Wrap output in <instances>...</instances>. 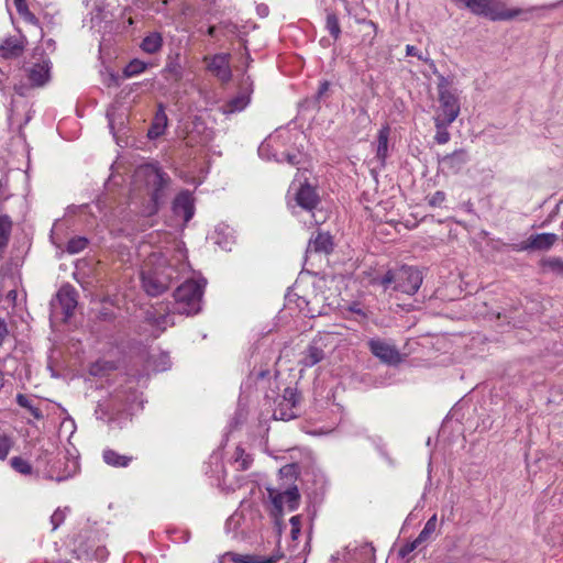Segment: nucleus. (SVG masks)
<instances>
[{"instance_id":"obj_32","label":"nucleus","mask_w":563,"mask_h":563,"mask_svg":"<svg viewBox=\"0 0 563 563\" xmlns=\"http://www.w3.org/2000/svg\"><path fill=\"white\" fill-rule=\"evenodd\" d=\"M163 47V36L158 32L148 33L141 42L140 48L146 54H155Z\"/></svg>"},{"instance_id":"obj_56","label":"nucleus","mask_w":563,"mask_h":563,"mask_svg":"<svg viewBox=\"0 0 563 563\" xmlns=\"http://www.w3.org/2000/svg\"><path fill=\"white\" fill-rule=\"evenodd\" d=\"M75 430H76V424H75V421L73 418L67 417L62 421L60 429H59L60 434L68 433V439H69L74 434Z\"/></svg>"},{"instance_id":"obj_52","label":"nucleus","mask_w":563,"mask_h":563,"mask_svg":"<svg viewBox=\"0 0 563 563\" xmlns=\"http://www.w3.org/2000/svg\"><path fill=\"white\" fill-rule=\"evenodd\" d=\"M10 464L20 474L30 475L32 473V465L23 457L14 456L11 459Z\"/></svg>"},{"instance_id":"obj_44","label":"nucleus","mask_w":563,"mask_h":563,"mask_svg":"<svg viewBox=\"0 0 563 563\" xmlns=\"http://www.w3.org/2000/svg\"><path fill=\"white\" fill-rule=\"evenodd\" d=\"M325 29L336 41L341 36V26L338 16L334 13H328L325 19Z\"/></svg>"},{"instance_id":"obj_64","label":"nucleus","mask_w":563,"mask_h":563,"mask_svg":"<svg viewBox=\"0 0 563 563\" xmlns=\"http://www.w3.org/2000/svg\"><path fill=\"white\" fill-rule=\"evenodd\" d=\"M42 46H45L46 49H49L51 52H53L55 49V42L49 38V40L43 41Z\"/></svg>"},{"instance_id":"obj_51","label":"nucleus","mask_w":563,"mask_h":563,"mask_svg":"<svg viewBox=\"0 0 563 563\" xmlns=\"http://www.w3.org/2000/svg\"><path fill=\"white\" fill-rule=\"evenodd\" d=\"M357 22L368 29V31L363 34V42H367L368 45H373L377 34V24L372 20L365 19L358 20Z\"/></svg>"},{"instance_id":"obj_37","label":"nucleus","mask_w":563,"mask_h":563,"mask_svg":"<svg viewBox=\"0 0 563 563\" xmlns=\"http://www.w3.org/2000/svg\"><path fill=\"white\" fill-rule=\"evenodd\" d=\"M170 357L166 352L153 353L150 355V366L155 372H164L170 367Z\"/></svg>"},{"instance_id":"obj_42","label":"nucleus","mask_w":563,"mask_h":563,"mask_svg":"<svg viewBox=\"0 0 563 563\" xmlns=\"http://www.w3.org/2000/svg\"><path fill=\"white\" fill-rule=\"evenodd\" d=\"M438 527V518L437 515H433L429 520L426 522L423 529L420 531L418 538V542L424 543L428 542L432 536L434 534Z\"/></svg>"},{"instance_id":"obj_54","label":"nucleus","mask_w":563,"mask_h":563,"mask_svg":"<svg viewBox=\"0 0 563 563\" xmlns=\"http://www.w3.org/2000/svg\"><path fill=\"white\" fill-rule=\"evenodd\" d=\"M98 533L95 531H87L85 533H80L75 539L84 538L85 543L84 547L88 548L90 552H93L96 545L98 544L99 540L97 539Z\"/></svg>"},{"instance_id":"obj_39","label":"nucleus","mask_w":563,"mask_h":563,"mask_svg":"<svg viewBox=\"0 0 563 563\" xmlns=\"http://www.w3.org/2000/svg\"><path fill=\"white\" fill-rule=\"evenodd\" d=\"M331 412L333 416L331 418L330 426L327 428H323V427L316 428L312 431H310L311 434H319V435L328 434L334 429V426L340 423L341 418H342V408L339 405H332Z\"/></svg>"},{"instance_id":"obj_61","label":"nucleus","mask_w":563,"mask_h":563,"mask_svg":"<svg viewBox=\"0 0 563 563\" xmlns=\"http://www.w3.org/2000/svg\"><path fill=\"white\" fill-rule=\"evenodd\" d=\"M362 553L372 559L374 556V548L369 544H365L361 548Z\"/></svg>"},{"instance_id":"obj_14","label":"nucleus","mask_w":563,"mask_h":563,"mask_svg":"<svg viewBox=\"0 0 563 563\" xmlns=\"http://www.w3.org/2000/svg\"><path fill=\"white\" fill-rule=\"evenodd\" d=\"M299 401V395L294 388H286L284 394L275 400L276 407L273 410L275 420L288 421L297 417L296 407Z\"/></svg>"},{"instance_id":"obj_55","label":"nucleus","mask_w":563,"mask_h":563,"mask_svg":"<svg viewBox=\"0 0 563 563\" xmlns=\"http://www.w3.org/2000/svg\"><path fill=\"white\" fill-rule=\"evenodd\" d=\"M290 537L292 541H296L300 536L301 531V516L297 515L290 518Z\"/></svg>"},{"instance_id":"obj_63","label":"nucleus","mask_w":563,"mask_h":563,"mask_svg":"<svg viewBox=\"0 0 563 563\" xmlns=\"http://www.w3.org/2000/svg\"><path fill=\"white\" fill-rule=\"evenodd\" d=\"M329 90V82L328 81H323L321 82L320 87H319V90H318V97H321L322 95H324L327 91Z\"/></svg>"},{"instance_id":"obj_18","label":"nucleus","mask_w":563,"mask_h":563,"mask_svg":"<svg viewBox=\"0 0 563 563\" xmlns=\"http://www.w3.org/2000/svg\"><path fill=\"white\" fill-rule=\"evenodd\" d=\"M85 540L84 538L75 539L73 542V553L78 560H97L99 562H103L107 560L109 552L103 544L96 545L93 552H90L88 548L84 547Z\"/></svg>"},{"instance_id":"obj_31","label":"nucleus","mask_w":563,"mask_h":563,"mask_svg":"<svg viewBox=\"0 0 563 563\" xmlns=\"http://www.w3.org/2000/svg\"><path fill=\"white\" fill-rule=\"evenodd\" d=\"M332 249L331 236L328 233H318L314 239H311L307 246V253H329Z\"/></svg>"},{"instance_id":"obj_20","label":"nucleus","mask_w":563,"mask_h":563,"mask_svg":"<svg viewBox=\"0 0 563 563\" xmlns=\"http://www.w3.org/2000/svg\"><path fill=\"white\" fill-rule=\"evenodd\" d=\"M23 70L19 66L11 64H3L0 66V91L4 92L7 89L13 88L14 82L24 84L22 81Z\"/></svg>"},{"instance_id":"obj_17","label":"nucleus","mask_w":563,"mask_h":563,"mask_svg":"<svg viewBox=\"0 0 563 563\" xmlns=\"http://www.w3.org/2000/svg\"><path fill=\"white\" fill-rule=\"evenodd\" d=\"M173 212L183 223H188L195 213L192 195L188 190L179 192L173 201Z\"/></svg>"},{"instance_id":"obj_4","label":"nucleus","mask_w":563,"mask_h":563,"mask_svg":"<svg viewBox=\"0 0 563 563\" xmlns=\"http://www.w3.org/2000/svg\"><path fill=\"white\" fill-rule=\"evenodd\" d=\"M206 280L188 279L183 283L174 292V303L170 312L154 316V324L161 330L175 324L174 314L191 316L201 309V300Z\"/></svg>"},{"instance_id":"obj_35","label":"nucleus","mask_w":563,"mask_h":563,"mask_svg":"<svg viewBox=\"0 0 563 563\" xmlns=\"http://www.w3.org/2000/svg\"><path fill=\"white\" fill-rule=\"evenodd\" d=\"M473 13L478 15L492 16L493 8L489 0H462Z\"/></svg>"},{"instance_id":"obj_15","label":"nucleus","mask_w":563,"mask_h":563,"mask_svg":"<svg viewBox=\"0 0 563 563\" xmlns=\"http://www.w3.org/2000/svg\"><path fill=\"white\" fill-rule=\"evenodd\" d=\"M40 56L37 62L33 63L31 67L26 69L27 78L30 80L31 87H42L44 86L51 78V60L47 57H44L42 53H40V48L36 47L34 51V58Z\"/></svg>"},{"instance_id":"obj_23","label":"nucleus","mask_w":563,"mask_h":563,"mask_svg":"<svg viewBox=\"0 0 563 563\" xmlns=\"http://www.w3.org/2000/svg\"><path fill=\"white\" fill-rule=\"evenodd\" d=\"M208 70L211 71L222 81L230 80L232 74L229 66L228 54H217L212 56L207 65Z\"/></svg>"},{"instance_id":"obj_2","label":"nucleus","mask_w":563,"mask_h":563,"mask_svg":"<svg viewBox=\"0 0 563 563\" xmlns=\"http://www.w3.org/2000/svg\"><path fill=\"white\" fill-rule=\"evenodd\" d=\"M290 140V133L286 130H277L269 135L258 146V155L263 159H274L278 163L287 162L291 166L298 168V174L289 187V194L294 195L296 205L301 209L311 212L318 205L319 197L312 186L307 183V178L302 179L303 173L307 172V155L302 152H286L282 147Z\"/></svg>"},{"instance_id":"obj_16","label":"nucleus","mask_w":563,"mask_h":563,"mask_svg":"<svg viewBox=\"0 0 563 563\" xmlns=\"http://www.w3.org/2000/svg\"><path fill=\"white\" fill-rule=\"evenodd\" d=\"M89 14L90 27L97 32L107 31L108 24L112 22L109 4L104 0H93Z\"/></svg>"},{"instance_id":"obj_47","label":"nucleus","mask_w":563,"mask_h":563,"mask_svg":"<svg viewBox=\"0 0 563 563\" xmlns=\"http://www.w3.org/2000/svg\"><path fill=\"white\" fill-rule=\"evenodd\" d=\"M88 245V240L85 236H74L66 245V251L69 254H77L84 251Z\"/></svg>"},{"instance_id":"obj_45","label":"nucleus","mask_w":563,"mask_h":563,"mask_svg":"<svg viewBox=\"0 0 563 563\" xmlns=\"http://www.w3.org/2000/svg\"><path fill=\"white\" fill-rule=\"evenodd\" d=\"M346 311L354 313L356 316L355 320L358 322H364L369 317V311L366 308H364L363 305L358 301H353L349 303L346 307Z\"/></svg>"},{"instance_id":"obj_33","label":"nucleus","mask_w":563,"mask_h":563,"mask_svg":"<svg viewBox=\"0 0 563 563\" xmlns=\"http://www.w3.org/2000/svg\"><path fill=\"white\" fill-rule=\"evenodd\" d=\"M164 75L166 79L179 81L184 75V67L180 63L179 55L168 57L166 66L164 68Z\"/></svg>"},{"instance_id":"obj_41","label":"nucleus","mask_w":563,"mask_h":563,"mask_svg":"<svg viewBox=\"0 0 563 563\" xmlns=\"http://www.w3.org/2000/svg\"><path fill=\"white\" fill-rule=\"evenodd\" d=\"M233 461L238 465V470L241 471L249 470L253 463L252 456L249 453H245L241 446H236L233 454Z\"/></svg>"},{"instance_id":"obj_9","label":"nucleus","mask_w":563,"mask_h":563,"mask_svg":"<svg viewBox=\"0 0 563 563\" xmlns=\"http://www.w3.org/2000/svg\"><path fill=\"white\" fill-rule=\"evenodd\" d=\"M439 108L434 119L442 122L452 123L460 114V100L457 90L451 81L440 75L438 77Z\"/></svg>"},{"instance_id":"obj_11","label":"nucleus","mask_w":563,"mask_h":563,"mask_svg":"<svg viewBox=\"0 0 563 563\" xmlns=\"http://www.w3.org/2000/svg\"><path fill=\"white\" fill-rule=\"evenodd\" d=\"M78 472L79 462L74 449V452L66 450L62 453V456L48 466L46 475L48 478L59 483L74 477Z\"/></svg>"},{"instance_id":"obj_50","label":"nucleus","mask_w":563,"mask_h":563,"mask_svg":"<svg viewBox=\"0 0 563 563\" xmlns=\"http://www.w3.org/2000/svg\"><path fill=\"white\" fill-rule=\"evenodd\" d=\"M11 221L8 216H0V250L5 247L9 241Z\"/></svg>"},{"instance_id":"obj_25","label":"nucleus","mask_w":563,"mask_h":563,"mask_svg":"<svg viewBox=\"0 0 563 563\" xmlns=\"http://www.w3.org/2000/svg\"><path fill=\"white\" fill-rule=\"evenodd\" d=\"M168 125V118L165 112V107L163 103H159L157 106V110L155 112V115L152 120L151 126L147 131V137L150 140H156L159 136H162Z\"/></svg>"},{"instance_id":"obj_22","label":"nucleus","mask_w":563,"mask_h":563,"mask_svg":"<svg viewBox=\"0 0 563 563\" xmlns=\"http://www.w3.org/2000/svg\"><path fill=\"white\" fill-rule=\"evenodd\" d=\"M324 343L322 338L314 339L302 353L300 363L306 367H311L324 358Z\"/></svg>"},{"instance_id":"obj_5","label":"nucleus","mask_w":563,"mask_h":563,"mask_svg":"<svg viewBox=\"0 0 563 563\" xmlns=\"http://www.w3.org/2000/svg\"><path fill=\"white\" fill-rule=\"evenodd\" d=\"M422 280V273L418 268L402 265L388 269L382 277L376 278L375 283L380 285L384 290L391 289L396 292L412 296L421 287Z\"/></svg>"},{"instance_id":"obj_36","label":"nucleus","mask_w":563,"mask_h":563,"mask_svg":"<svg viewBox=\"0 0 563 563\" xmlns=\"http://www.w3.org/2000/svg\"><path fill=\"white\" fill-rule=\"evenodd\" d=\"M235 563H277L279 556H266V555H241L234 553H228Z\"/></svg>"},{"instance_id":"obj_6","label":"nucleus","mask_w":563,"mask_h":563,"mask_svg":"<svg viewBox=\"0 0 563 563\" xmlns=\"http://www.w3.org/2000/svg\"><path fill=\"white\" fill-rule=\"evenodd\" d=\"M168 181L169 177L154 163L137 166L133 174L134 186L145 187L155 207L163 201L164 190Z\"/></svg>"},{"instance_id":"obj_26","label":"nucleus","mask_w":563,"mask_h":563,"mask_svg":"<svg viewBox=\"0 0 563 563\" xmlns=\"http://www.w3.org/2000/svg\"><path fill=\"white\" fill-rule=\"evenodd\" d=\"M25 42L22 35L7 37L0 44V56L5 59L19 56L24 49Z\"/></svg>"},{"instance_id":"obj_7","label":"nucleus","mask_w":563,"mask_h":563,"mask_svg":"<svg viewBox=\"0 0 563 563\" xmlns=\"http://www.w3.org/2000/svg\"><path fill=\"white\" fill-rule=\"evenodd\" d=\"M260 515L249 501H241L240 507L225 522V533L234 540H245L258 528Z\"/></svg>"},{"instance_id":"obj_40","label":"nucleus","mask_w":563,"mask_h":563,"mask_svg":"<svg viewBox=\"0 0 563 563\" xmlns=\"http://www.w3.org/2000/svg\"><path fill=\"white\" fill-rule=\"evenodd\" d=\"M148 64L141 59H132L123 69V75L125 78H131L144 73L147 68Z\"/></svg>"},{"instance_id":"obj_28","label":"nucleus","mask_w":563,"mask_h":563,"mask_svg":"<svg viewBox=\"0 0 563 563\" xmlns=\"http://www.w3.org/2000/svg\"><path fill=\"white\" fill-rule=\"evenodd\" d=\"M390 135V128L388 125H384L377 134L376 142V159L379 162L382 166L385 165L386 159L388 157V140Z\"/></svg>"},{"instance_id":"obj_34","label":"nucleus","mask_w":563,"mask_h":563,"mask_svg":"<svg viewBox=\"0 0 563 563\" xmlns=\"http://www.w3.org/2000/svg\"><path fill=\"white\" fill-rule=\"evenodd\" d=\"M467 155L464 151H456L451 155H446L442 158V165L450 168L453 173H456L466 163Z\"/></svg>"},{"instance_id":"obj_12","label":"nucleus","mask_w":563,"mask_h":563,"mask_svg":"<svg viewBox=\"0 0 563 563\" xmlns=\"http://www.w3.org/2000/svg\"><path fill=\"white\" fill-rule=\"evenodd\" d=\"M461 407H453L442 422L439 430V440L442 442H456L460 438L464 439V427L461 422Z\"/></svg>"},{"instance_id":"obj_27","label":"nucleus","mask_w":563,"mask_h":563,"mask_svg":"<svg viewBox=\"0 0 563 563\" xmlns=\"http://www.w3.org/2000/svg\"><path fill=\"white\" fill-rule=\"evenodd\" d=\"M536 8L530 9H520V8H508L506 3L501 1L495 0V20L501 21H510L517 18H521L522 20H527V18H522L523 14H527L533 11Z\"/></svg>"},{"instance_id":"obj_57","label":"nucleus","mask_w":563,"mask_h":563,"mask_svg":"<svg viewBox=\"0 0 563 563\" xmlns=\"http://www.w3.org/2000/svg\"><path fill=\"white\" fill-rule=\"evenodd\" d=\"M422 543L421 542H418V538H416L413 541L411 542H407L406 544H404L400 549H399V556L401 558H406L407 555H409L412 551H415L416 549H418Z\"/></svg>"},{"instance_id":"obj_60","label":"nucleus","mask_w":563,"mask_h":563,"mask_svg":"<svg viewBox=\"0 0 563 563\" xmlns=\"http://www.w3.org/2000/svg\"><path fill=\"white\" fill-rule=\"evenodd\" d=\"M477 415H478V418H482L483 429H490V427L493 426V420H490L488 416H487V418H483L484 417L483 412H478Z\"/></svg>"},{"instance_id":"obj_30","label":"nucleus","mask_w":563,"mask_h":563,"mask_svg":"<svg viewBox=\"0 0 563 563\" xmlns=\"http://www.w3.org/2000/svg\"><path fill=\"white\" fill-rule=\"evenodd\" d=\"M102 459L106 464L112 467H128L133 460L132 456L120 454L112 449L103 450Z\"/></svg>"},{"instance_id":"obj_13","label":"nucleus","mask_w":563,"mask_h":563,"mask_svg":"<svg viewBox=\"0 0 563 563\" xmlns=\"http://www.w3.org/2000/svg\"><path fill=\"white\" fill-rule=\"evenodd\" d=\"M371 353L382 363L397 365L401 362V355L391 340L372 338L367 341Z\"/></svg>"},{"instance_id":"obj_53","label":"nucleus","mask_w":563,"mask_h":563,"mask_svg":"<svg viewBox=\"0 0 563 563\" xmlns=\"http://www.w3.org/2000/svg\"><path fill=\"white\" fill-rule=\"evenodd\" d=\"M12 445H13L12 438L7 434L0 433V461H3L7 459Z\"/></svg>"},{"instance_id":"obj_29","label":"nucleus","mask_w":563,"mask_h":563,"mask_svg":"<svg viewBox=\"0 0 563 563\" xmlns=\"http://www.w3.org/2000/svg\"><path fill=\"white\" fill-rule=\"evenodd\" d=\"M250 103V96L247 93L241 92L230 99L221 107V111L223 114L229 115L236 112L243 111Z\"/></svg>"},{"instance_id":"obj_3","label":"nucleus","mask_w":563,"mask_h":563,"mask_svg":"<svg viewBox=\"0 0 563 563\" xmlns=\"http://www.w3.org/2000/svg\"><path fill=\"white\" fill-rule=\"evenodd\" d=\"M30 87L27 84L14 82L15 96L12 97L8 109V139L0 140V159L9 164L10 157L29 154L23 128L33 118L31 101L26 98Z\"/></svg>"},{"instance_id":"obj_24","label":"nucleus","mask_w":563,"mask_h":563,"mask_svg":"<svg viewBox=\"0 0 563 563\" xmlns=\"http://www.w3.org/2000/svg\"><path fill=\"white\" fill-rule=\"evenodd\" d=\"M57 301L68 319L77 306V291L70 285L63 286L57 292Z\"/></svg>"},{"instance_id":"obj_46","label":"nucleus","mask_w":563,"mask_h":563,"mask_svg":"<svg viewBox=\"0 0 563 563\" xmlns=\"http://www.w3.org/2000/svg\"><path fill=\"white\" fill-rule=\"evenodd\" d=\"M437 133L434 140L438 144H445L450 140V133L448 131V126L451 123L442 122L439 119H434Z\"/></svg>"},{"instance_id":"obj_43","label":"nucleus","mask_w":563,"mask_h":563,"mask_svg":"<svg viewBox=\"0 0 563 563\" xmlns=\"http://www.w3.org/2000/svg\"><path fill=\"white\" fill-rule=\"evenodd\" d=\"M540 266L556 275L563 276V260L560 257H547L540 261Z\"/></svg>"},{"instance_id":"obj_38","label":"nucleus","mask_w":563,"mask_h":563,"mask_svg":"<svg viewBox=\"0 0 563 563\" xmlns=\"http://www.w3.org/2000/svg\"><path fill=\"white\" fill-rule=\"evenodd\" d=\"M16 402L19 406H21L22 408H25L29 410V412L37 420L42 419L43 418V413L41 411V409L34 404V399L26 396V395H23V394H18L16 395Z\"/></svg>"},{"instance_id":"obj_48","label":"nucleus","mask_w":563,"mask_h":563,"mask_svg":"<svg viewBox=\"0 0 563 563\" xmlns=\"http://www.w3.org/2000/svg\"><path fill=\"white\" fill-rule=\"evenodd\" d=\"M69 512H70V508L67 506L63 507V508L59 507L53 512V515L51 516V519H49L51 525H52V531H55L64 523V521Z\"/></svg>"},{"instance_id":"obj_1","label":"nucleus","mask_w":563,"mask_h":563,"mask_svg":"<svg viewBox=\"0 0 563 563\" xmlns=\"http://www.w3.org/2000/svg\"><path fill=\"white\" fill-rule=\"evenodd\" d=\"M187 254L181 242L173 240L168 245L152 252L142 266V286L147 295L158 296L172 280L188 272Z\"/></svg>"},{"instance_id":"obj_58","label":"nucleus","mask_w":563,"mask_h":563,"mask_svg":"<svg viewBox=\"0 0 563 563\" xmlns=\"http://www.w3.org/2000/svg\"><path fill=\"white\" fill-rule=\"evenodd\" d=\"M445 200V194L443 191H435L428 198V202L431 207H440Z\"/></svg>"},{"instance_id":"obj_62","label":"nucleus","mask_w":563,"mask_h":563,"mask_svg":"<svg viewBox=\"0 0 563 563\" xmlns=\"http://www.w3.org/2000/svg\"><path fill=\"white\" fill-rule=\"evenodd\" d=\"M107 119H108V123H109V128H110L111 132L114 133V118H113V113L110 110L107 111Z\"/></svg>"},{"instance_id":"obj_21","label":"nucleus","mask_w":563,"mask_h":563,"mask_svg":"<svg viewBox=\"0 0 563 563\" xmlns=\"http://www.w3.org/2000/svg\"><path fill=\"white\" fill-rule=\"evenodd\" d=\"M210 240L220 249L231 251L235 243L234 230L228 224L220 223L214 228Z\"/></svg>"},{"instance_id":"obj_59","label":"nucleus","mask_w":563,"mask_h":563,"mask_svg":"<svg viewBox=\"0 0 563 563\" xmlns=\"http://www.w3.org/2000/svg\"><path fill=\"white\" fill-rule=\"evenodd\" d=\"M406 55L407 56H417L420 59L422 58V56L419 53V49L413 45L406 46Z\"/></svg>"},{"instance_id":"obj_19","label":"nucleus","mask_w":563,"mask_h":563,"mask_svg":"<svg viewBox=\"0 0 563 563\" xmlns=\"http://www.w3.org/2000/svg\"><path fill=\"white\" fill-rule=\"evenodd\" d=\"M558 235L555 233L532 234L521 243L520 250L548 251L555 244Z\"/></svg>"},{"instance_id":"obj_10","label":"nucleus","mask_w":563,"mask_h":563,"mask_svg":"<svg viewBox=\"0 0 563 563\" xmlns=\"http://www.w3.org/2000/svg\"><path fill=\"white\" fill-rule=\"evenodd\" d=\"M267 497L272 503L275 517L279 516L284 510H296L300 501L297 486H290L285 489L267 487Z\"/></svg>"},{"instance_id":"obj_49","label":"nucleus","mask_w":563,"mask_h":563,"mask_svg":"<svg viewBox=\"0 0 563 563\" xmlns=\"http://www.w3.org/2000/svg\"><path fill=\"white\" fill-rule=\"evenodd\" d=\"M13 3L16 8V11L19 12V14L29 23L33 24V25H37V19L35 18V15L33 13L30 12L27 5H26V2L25 0H13Z\"/></svg>"},{"instance_id":"obj_8","label":"nucleus","mask_w":563,"mask_h":563,"mask_svg":"<svg viewBox=\"0 0 563 563\" xmlns=\"http://www.w3.org/2000/svg\"><path fill=\"white\" fill-rule=\"evenodd\" d=\"M21 277L13 272L1 269L0 272V307L8 310V313L18 314L23 311L25 294L19 298Z\"/></svg>"}]
</instances>
